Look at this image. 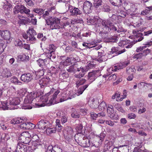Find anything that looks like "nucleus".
<instances>
[{"mask_svg": "<svg viewBox=\"0 0 152 152\" xmlns=\"http://www.w3.org/2000/svg\"><path fill=\"white\" fill-rule=\"evenodd\" d=\"M99 26L102 29L101 31V35L102 39H105L107 37V34L111 30L115 31L116 33H119L123 31V29H118L113 25V23L111 22L109 20H102L100 22Z\"/></svg>", "mask_w": 152, "mask_h": 152, "instance_id": "obj_1", "label": "nucleus"}, {"mask_svg": "<svg viewBox=\"0 0 152 152\" xmlns=\"http://www.w3.org/2000/svg\"><path fill=\"white\" fill-rule=\"evenodd\" d=\"M49 94H47L45 95L42 96L40 97L39 99L38 97H39V95L37 94V100H38L37 103L35 104V105L37 106V107H44L45 106H49V101L48 96Z\"/></svg>", "mask_w": 152, "mask_h": 152, "instance_id": "obj_2", "label": "nucleus"}, {"mask_svg": "<svg viewBox=\"0 0 152 152\" xmlns=\"http://www.w3.org/2000/svg\"><path fill=\"white\" fill-rule=\"evenodd\" d=\"M152 33V30H149L147 31H144L143 34L140 32L137 29L134 30L133 31V34L134 36L135 39L137 42H140L143 39L144 36H148L149 34Z\"/></svg>", "mask_w": 152, "mask_h": 152, "instance_id": "obj_3", "label": "nucleus"}, {"mask_svg": "<svg viewBox=\"0 0 152 152\" xmlns=\"http://www.w3.org/2000/svg\"><path fill=\"white\" fill-rule=\"evenodd\" d=\"M8 110H12L15 109L14 106L19 104L20 100L18 97H10L9 99L6 101Z\"/></svg>", "mask_w": 152, "mask_h": 152, "instance_id": "obj_4", "label": "nucleus"}, {"mask_svg": "<svg viewBox=\"0 0 152 152\" xmlns=\"http://www.w3.org/2000/svg\"><path fill=\"white\" fill-rule=\"evenodd\" d=\"M101 71L98 69L96 70H93L89 72L88 75L87 81L88 84H90L93 82L99 76L101 75Z\"/></svg>", "mask_w": 152, "mask_h": 152, "instance_id": "obj_5", "label": "nucleus"}, {"mask_svg": "<svg viewBox=\"0 0 152 152\" xmlns=\"http://www.w3.org/2000/svg\"><path fill=\"white\" fill-rule=\"evenodd\" d=\"M27 33L28 35V40L32 44L34 43L37 40L35 36L37 35V33L34 29L33 27L32 26L29 27L27 31Z\"/></svg>", "mask_w": 152, "mask_h": 152, "instance_id": "obj_6", "label": "nucleus"}, {"mask_svg": "<svg viewBox=\"0 0 152 152\" xmlns=\"http://www.w3.org/2000/svg\"><path fill=\"white\" fill-rule=\"evenodd\" d=\"M61 58L62 61L60 62V65H62L64 66H68L76 62V59L72 56H69L66 58L65 56H62Z\"/></svg>", "mask_w": 152, "mask_h": 152, "instance_id": "obj_7", "label": "nucleus"}, {"mask_svg": "<svg viewBox=\"0 0 152 152\" xmlns=\"http://www.w3.org/2000/svg\"><path fill=\"white\" fill-rule=\"evenodd\" d=\"M49 50H48L45 53L47 57L50 59H54L56 58V55L55 54V51L56 47L54 45H50L49 46Z\"/></svg>", "mask_w": 152, "mask_h": 152, "instance_id": "obj_8", "label": "nucleus"}, {"mask_svg": "<svg viewBox=\"0 0 152 152\" xmlns=\"http://www.w3.org/2000/svg\"><path fill=\"white\" fill-rule=\"evenodd\" d=\"M60 22V20L56 18L52 19L49 20L48 23H46L48 25H50V28L52 29H57L59 28L60 26L59 23Z\"/></svg>", "mask_w": 152, "mask_h": 152, "instance_id": "obj_9", "label": "nucleus"}, {"mask_svg": "<svg viewBox=\"0 0 152 152\" xmlns=\"http://www.w3.org/2000/svg\"><path fill=\"white\" fill-rule=\"evenodd\" d=\"M36 94V96L35 97L34 96L33 97H34V98L33 99H32V98L30 96L29 98H28V97H26L24 99V102L25 103L24 106L26 107V108H25V109H31L32 108V107L31 106H28V107H26V104H30L33 103V102H35V101H37V94L39 95V94L37 93H35L34 94V95Z\"/></svg>", "mask_w": 152, "mask_h": 152, "instance_id": "obj_10", "label": "nucleus"}, {"mask_svg": "<svg viewBox=\"0 0 152 152\" xmlns=\"http://www.w3.org/2000/svg\"><path fill=\"white\" fill-rule=\"evenodd\" d=\"M107 111L109 115V117L111 119L117 120L118 119V115L115 113H114L113 107L112 105H108L107 109Z\"/></svg>", "mask_w": 152, "mask_h": 152, "instance_id": "obj_11", "label": "nucleus"}, {"mask_svg": "<svg viewBox=\"0 0 152 152\" xmlns=\"http://www.w3.org/2000/svg\"><path fill=\"white\" fill-rule=\"evenodd\" d=\"M52 59H50L47 57V58L45 59L39 58L37 61V62L38 64L41 67L42 69L45 70H46L47 69V64H48V62Z\"/></svg>", "mask_w": 152, "mask_h": 152, "instance_id": "obj_12", "label": "nucleus"}, {"mask_svg": "<svg viewBox=\"0 0 152 152\" xmlns=\"http://www.w3.org/2000/svg\"><path fill=\"white\" fill-rule=\"evenodd\" d=\"M92 4L88 1H85L83 4V10L84 13L87 14L91 12Z\"/></svg>", "mask_w": 152, "mask_h": 152, "instance_id": "obj_13", "label": "nucleus"}, {"mask_svg": "<svg viewBox=\"0 0 152 152\" xmlns=\"http://www.w3.org/2000/svg\"><path fill=\"white\" fill-rule=\"evenodd\" d=\"M146 46H140L137 48L136 51L137 52H141L143 56H145L150 53L151 50L148 48H146Z\"/></svg>", "mask_w": 152, "mask_h": 152, "instance_id": "obj_14", "label": "nucleus"}, {"mask_svg": "<svg viewBox=\"0 0 152 152\" xmlns=\"http://www.w3.org/2000/svg\"><path fill=\"white\" fill-rule=\"evenodd\" d=\"M28 147L21 144H18L17 147V150L20 152H33V150L32 149L28 148Z\"/></svg>", "mask_w": 152, "mask_h": 152, "instance_id": "obj_15", "label": "nucleus"}, {"mask_svg": "<svg viewBox=\"0 0 152 152\" xmlns=\"http://www.w3.org/2000/svg\"><path fill=\"white\" fill-rule=\"evenodd\" d=\"M98 100L93 98H90L88 101V104L90 107L93 109H96L98 107L99 104Z\"/></svg>", "mask_w": 152, "mask_h": 152, "instance_id": "obj_16", "label": "nucleus"}, {"mask_svg": "<svg viewBox=\"0 0 152 152\" xmlns=\"http://www.w3.org/2000/svg\"><path fill=\"white\" fill-rule=\"evenodd\" d=\"M20 79L24 82L28 83L33 79V75L30 73L24 74L21 75Z\"/></svg>", "mask_w": 152, "mask_h": 152, "instance_id": "obj_17", "label": "nucleus"}, {"mask_svg": "<svg viewBox=\"0 0 152 152\" xmlns=\"http://www.w3.org/2000/svg\"><path fill=\"white\" fill-rule=\"evenodd\" d=\"M85 74V73H82L79 74H76L75 75L76 78H79L77 81L76 84L77 87H78L79 86L83 85L85 82L86 80L83 78H81V77H83Z\"/></svg>", "mask_w": 152, "mask_h": 152, "instance_id": "obj_18", "label": "nucleus"}, {"mask_svg": "<svg viewBox=\"0 0 152 152\" xmlns=\"http://www.w3.org/2000/svg\"><path fill=\"white\" fill-rule=\"evenodd\" d=\"M89 86V84H86L81 87L78 90L76 93H73L72 96L69 97V99H72L76 97L77 96H78L83 94V91L87 88Z\"/></svg>", "mask_w": 152, "mask_h": 152, "instance_id": "obj_19", "label": "nucleus"}, {"mask_svg": "<svg viewBox=\"0 0 152 152\" xmlns=\"http://www.w3.org/2000/svg\"><path fill=\"white\" fill-rule=\"evenodd\" d=\"M50 80L49 77L43 78L39 80V83L41 88H44L49 85Z\"/></svg>", "mask_w": 152, "mask_h": 152, "instance_id": "obj_20", "label": "nucleus"}, {"mask_svg": "<svg viewBox=\"0 0 152 152\" xmlns=\"http://www.w3.org/2000/svg\"><path fill=\"white\" fill-rule=\"evenodd\" d=\"M0 35L4 39L9 40L10 39L11 33L7 30H0Z\"/></svg>", "mask_w": 152, "mask_h": 152, "instance_id": "obj_21", "label": "nucleus"}, {"mask_svg": "<svg viewBox=\"0 0 152 152\" xmlns=\"http://www.w3.org/2000/svg\"><path fill=\"white\" fill-rule=\"evenodd\" d=\"M60 91L58 90H57L55 91L53 94L50 97V98L49 101V105L50 106L52 104H54L57 103L56 101V99L57 96L59 93Z\"/></svg>", "mask_w": 152, "mask_h": 152, "instance_id": "obj_22", "label": "nucleus"}, {"mask_svg": "<svg viewBox=\"0 0 152 152\" xmlns=\"http://www.w3.org/2000/svg\"><path fill=\"white\" fill-rule=\"evenodd\" d=\"M83 135L80 133L77 134L75 136L76 141L81 146L83 141L85 138L83 137Z\"/></svg>", "mask_w": 152, "mask_h": 152, "instance_id": "obj_23", "label": "nucleus"}, {"mask_svg": "<svg viewBox=\"0 0 152 152\" xmlns=\"http://www.w3.org/2000/svg\"><path fill=\"white\" fill-rule=\"evenodd\" d=\"M128 64V63L123 62L122 63H120L117 65V66H115L114 67H112L111 70L114 71H117L118 70L122 69L127 66Z\"/></svg>", "mask_w": 152, "mask_h": 152, "instance_id": "obj_24", "label": "nucleus"}, {"mask_svg": "<svg viewBox=\"0 0 152 152\" xmlns=\"http://www.w3.org/2000/svg\"><path fill=\"white\" fill-rule=\"evenodd\" d=\"M112 99H115L117 102H121L123 100L122 95H121V93L118 91H116L112 96Z\"/></svg>", "mask_w": 152, "mask_h": 152, "instance_id": "obj_25", "label": "nucleus"}, {"mask_svg": "<svg viewBox=\"0 0 152 152\" xmlns=\"http://www.w3.org/2000/svg\"><path fill=\"white\" fill-rule=\"evenodd\" d=\"M63 132L64 136L69 135L70 137L71 136H72L73 130L71 127L68 126L66 127Z\"/></svg>", "mask_w": 152, "mask_h": 152, "instance_id": "obj_26", "label": "nucleus"}, {"mask_svg": "<svg viewBox=\"0 0 152 152\" xmlns=\"http://www.w3.org/2000/svg\"><path fill=\"white\" fill-rule=\"evenodd\" d=\"M32 132L31 131L30 132L25 131L22 133L19 137V140H20L26 138H31V137Z\"/></svg>", "mask_w": 152, "mask_h": 152, "instance_id": "obj_27", "label": "nucleus"}, {"mask_svg": "<svg viewBox=\"0 0 152 152\" xmlns=\"http://www.w3.org/2000/svg\"><path fill=\"white\" fill-rule=\"evenodd\" d=\"M70 12L72 15H80L82 13V12L78 8L72 7L70 10Z\"/></svg>", "mask_w": 152, "mask_h": 152, "instance_id": "obj_28", "label": "nucleus"}, {"mask_svg": "<svg viewBox=\"0 0 152 152\" xmlns=\"http://www.w3.org/2000/svg\"><path fill=\"white\" fill-rule=\"evenodd\" d=\"M93 146V143L90 142V140L88 139H84L81 145L82 146L88 147Z\"/></svg>", "mask_w": 152, "mask_h": 152, "instance_id": "obj_29", "label": "nucleus"}, {"mask_svg": "<svg viewBox=\"0 0 152 152\" xmlns=\"http://www.w3.org/2000/svg\"><path fill=\"white\" fill-rule=\"evenodd\" d=\"M72 66L75 72L77 70L78 72L81 71L82 73H84L85 72L84 68L83 67H82L81 66H80L78 63L74 64L72 65Z\"/></svg>", "mask_w": 152, "mask_h": 152, "instance_id": "obj_30", "label": "nucleus"}, {"mask_svg": "<svg viewBox=\"0 0 152 152\" xmlns=\"http://www.w3.org/2000/svg\"><path fill=\"white\" fill-rule=\"evenodd\" d=\"M63 28L64 29L65 31H69L70 32H72V28L70 25L69 23L67 22L64 23L63 26Z\"/></svg>", "mask_w": 152, "mask_h": 152, "instance_id": "obj_31", "label": "nucleus"}, {"mask_svg": "<svg viewBox=\"0 0 152 152\" xmlns=\"http://www.w3.org/2000/svg\"><path fill=\"white\" fill-rule=\"evenodd\" d=\"M12 8V5L10 4H5L4 5L3 8L4 9V12L6 15H8L9 14V11L11 10Z\"/></svg>", "mask_w": 152, "mask_h": 152, "instance_id": "obj_32", "label": "nucleus"}, {"mask_svg": "<svg viewBox=\"0 0 152 152\" xmlns=\"http://www.w3.org/2000/svg\"><path fill=\"white\" fill-rule=\"evenodd\" d=\"M71 117L73 118H78L80 117V115L74 108H72Z\"/></svg>", "mask_w": 152, "mask_h": 152, "instance_id": "obj_33", "label": "nucleus"}, {"mask_svg": "<svg viewBox=\"0 0 152 152\" xmlns=\"http://www.w3.org/2000/svg\"><path fill=\"white\" fill-rule=\"evenodd\" d=\"M119 18V16L115 14H113L112 16L110 18L109 20H109L110 21L115 23H118Z\"/></svg>", "mask_w": 152, "mask_h": 152, "instance_id": "obj_34", "label": "nucleus"}, {"mask_svg": "<svg viewBox=\"0 0 152 152\" xmlns=\"http://www.w3.org/2000/svg\"><path fill=\"white\" fill-rule=\"evenodd\" d=\"M22 5H17L15 6L13 9L14 14H17L20 12L21 13Z\"/></svg>", "mask_w": 152, "mask_h": 152, "instance_id": "obj_35", "label": "nucleus"}, {"mask_svg": "<svg viewBox=\"0 0 152 152\" xmlns=\"http://www.w3.org/2000/svg\"><path fill=\"white\" fill-rule=\"evenodd\" d=\"M98 56L97 58V61L99 62H102L105 61V55L104 53L102 52H98Z\"/></svg>", "mask_w": 152, "mask_h": 152, "instance_id": "obj_36", "label": "nucleus"}, {"mask_svg": "<svg viewBox=\"0 0 152 152\" xmlns=\"http://www.w3.org/2000/svg\"><path fill=\"white\" fill-rule=\"evenodd\" d=\"M99 109L100 111H104L107 108L106 103L104 101H102L98 105Z\"/></svg>", "mask_w": 152, "mask_h": 152, "instance_id": "obj_37", "label": "nucleus"}, {"mask_svg": "<svg viewBox=\"0 0 152 152\" xmlns=\"http://www.w3.org/2000/svg\"><path fill=\"white\" fill-rule=\"evenodd\" d=\"M45 121L44 120H41L37 123L38 127L39 129L44 130L45 129Z\"/></svg>", "mask_w": 152, "mask_h": 152, "instance_id": "obj_38", "label": "nucleus"}, {"mask_svg": "<svg viewBox=\"0 0 152 152\" xmlns=\"http://www.w3.org/2000/svg\"><path fill=\"white\" fill-rule=\"evenodd\" d=\"M10 80L11 82L15 85H20L22 84V82L19 81L16 77H12L11 78Z\"/></svg>", "mask_w": 152, "mask_h": 152, "instance_id": "obj_39", "label": "nucleus"}, {"mask_svg": "<svg viewBox=\"0 0 152 152\" xmlns=\"http://www.w3.org/2000/svg\"><path fill=\"white\" fill-rule=\"evenodd\" d=\"M24 121L19 118H16L12 119L10 121V123L12 124H20L23 122Z\"/></svg>", "mask_w": 152, "mask_h": 152, "instance_id": "obj_40", "label": "nucleus"}, {"mask_svg": "<svg viewBox=\"0 0 152 152\" xmlns=\"http://www.w3.org/2000/svg\"><path fill=\"white\" fill-rule=\"evenodd\" d=\"M27 90L25 88H22L21 89L18 91L17 95L18 96L21 97L24 96L25 95L27 92Z\"/></svg>", "mask_w": 152, "mask_h": 152, "instance_id": "obj_41", "label": "nucleus"}, {"mask_svg": "<svg viewBox=\"0 0 152 152\" xmlns=\"http://www.w3.org/2000/svg\"><path fill=\"white\" fill-rule=\"evenodd\" d=\"M112 4L115 6H120L122 3V0H110Z\"/></svg>", "mask_w": 152, "mask_h": 152, "instance_id": "obj_42", "label": "nucleus"}, {"mask_svg": "<svg viewBox=\"0 0 152 152\" xmlns=\"http://www.w3.org/2000/svg\"><path fill=\"white\" fill-rule=\"evenodd\" d=\"M69 74L67 72H66L64 71H61L59 74V77L61 79H64L69 77Z\"/></svg>", "mask_w": 152, "mask_h": 152, "instance_id": "obj_43", "label": "nucleus"}, {"mask_svg": "<svg viewBox=\"0 0 152 152\" xmlns=\"http://www.w3.org/2000/svg\"><path fill=\"white\" fill-rule=\"evenodd\" d=\"M56 132V128H55L48 127L46 130V133L48 135L54 133Z\"/></svg>", "mask_w": 152, "mask_h": 152, "instance_id": "obj_44", "label": "nucleus"}, {"mask_svg": "<svg viewBox=\"0 0 152 152\" xmlns=\"http://www.w3.org/2000/svg\"><path fill=\"white\" fill-rule=\"evenodd\" d=\"M31 144H32V145L35 147L34 149H35L37 148L39 146L42 145V142L40 140L38 141H34V142H32Z\"/></svg>", "mask_w": 152, "mask_h": 152, "instance_id": "obj_45", "label": "nucleus"}, {"mask_svg": "<svg viewBox=\"0 0 152 152\" xmlns=\"http://www.w3.org/2000/svg\"><path fill=\"white\" fill-rule=\"evenodd\" d=\"M44 11V10L43 9L38 8L33 9V12L40 15L43 14Z\"/></svg>", "mask_w": 152, "mask_h": 152, "instance_id": "obj_46", "label": "nucleus"}, {"mask_svg": "<svg viewBox=\"0 0 152 152\" xmlns=\"http://www.w3.org/2000/svg\"><path fill=\"white\" fill-rule=\"evenodd\" d=\"M56 126L57 129H58V131H61L63 127L60 124V121L59 119H57L56 121Z\"/></svg>", "mask_w": 152, "mask_h": 152, "instance_id": "obj_47", "label": "nucleus"}, {"mask_svg": "<svg viewBox=\"0 0 152 152\" xmlns=\"http://www.w3.org/2000/svg\"><path fill=\"white\" fill-rule=\"evenodd\" d=\"M6 102H0V109L1 108L3 110H8Z\"/></svg>", "mask_w": 152, "mask_h": 152, "instance_id": "obj_48", "label": "nucleus"}, {"mask_svg": "<svg viewBox=\"0 0 152 152\" xmlns=\"http://www.w3.org/2000/svg\"><path fill=\"white\" fill-rule=\"evenodd\" d=\"M93 2L94 6L96 8H98V7L102 4V0H93Z\"/></svg>", "mask_w": 152, "mask_h": 152, "instance_id": "obj_49", "label": "nucleus"}, {"mask_svg": "<svg viewBox=\"0 0 152 152\" xmlns=\"http://www.w3.org/2000/svg\"><path fill=\"white\" fill-rule=\"evenodd\" d=\"M30 12V10L25 6L22 5L21 13H24L27 15L29 14Z\"/></svg>", "mask_w": 152, "mask_h": 152, "instance_id": "obj_50", "label": "nucleus"}, {"mask_svg": "<svg viewBox=\"0 0 152 152\" xmlns=\"http://www.w3.org/2000/svg\"><path fill=\"white\" fill-rule=\"evenodd\" d=\"M37 38L42 41H45L46 39V37L45 36H43V33H39L37 34Z\"/></svg>", "mask_w": 152, "mask_h": 152, "instance_id": "obj_51", "label": "nucleus"}, {"mask_svg": "<svg viewBox=\"0 0 152 152\" xmlns=\"http://www.w3.org/2000/svg\"><path fill=\"white\" fill-rule=\"evenodd\" d=\"M49 15V12L48 11L45 12V13L42 15V17L45 20L46 23H48L49 20H50V18H48V16Z\"/></svg>", "mask_w": 152, "mask_h": 152, "instance_id": "obj_52", "label": "nucleus"}, {"mask_svg": "<svg viewBox=\"0 0 152 152\" xmlns=\"http://www.w3.org/2000/svg\"><path fill=\"white\" fill-rule=\"evenodd\" d=\"M45 70L42 69L41 70H38L37 72H35V75L38 77H40L41 76L44 75Z\"/></svg>", "mask_w": 152, "mask_h": 152, "instance_id": "obj_53", "label": "nucleus"}, {"mask_svg": "<svg viewBox=\"0 0 152 152\" xmlns=\"http://www.w3.org/2000/svg\"><path fill=\"white\" fill-rule=\"evenodd\" d=\"M130 42V41L127 40H122L119 43L118 45L119 46L121 47H124L126 46L128 44V43Z\"/></svg>", "mask_w": 152, "mask_h": 152, "instance_id": "obj_54", "label": "nucleus"}, {"mask_svg": "<svg viewBox=\"0 0 152 152\" xmlns=\"http://www.w3.org/2000/svg\"><path fill=\"white\" fill-rule=\"evenodd\" d=\"M31 137L32 142L35 141H38L40 139L38 136V135L32 133L31 134Z\"/></svg>", "mask_w": 152, "mask_h": 152, "instance_id": "obj_55", "label": "nucleus"}, {"mask_svg": "<svg viewBox=\"0 0 152 152\" xmlns=\"http://www.w3.org/2000/svg\"><path fill=\"white\" fill-rule=\"evenodd\" d=\"M31 140V138H27L23 139L22 140H21V142L26 144H28V145H30V143Z\"/></svg>", "mask_w": 152, "mask_h": 152, "instance_id": "obj_56", "label": "nucleus"}, {"mask_svg": "<svg viewBox=\"0 0 152 152\" xmlns=\"http://www.w3.org/2000/svg\"><path fill=\"white\" fill-rule=\"evenodd\" d=\"M83 45L84 47H86L87 48H90L92 47H94L96 46L97 45L96 44H91V45L90 44H88L84 42L83 44Z\"/></svg>", "mask_w": 152, "mask_h": 152, "instance_id": "obj_57", "label": "nucleus"}, {"mask_svg": "<svg viewBox=\"0 0 152 152\" xmlns=\"http://www.w3.org/2000/svg\"><path fill=\"white\" fill-rule=\"evenodd\" d=\"M130 8L128 9V10H130L132 12H134L136 11V10L137 9L135 5L134 4H130Z\"/></svg>", "mask_w": 152, "mask_h": 152, "instance_id": "obj_58", "label": "nucleus"}, {"mask_svg": "<svg viewBox=\"0 0 152 152\" xmlns=\"http://www.w3.org/2000/svg\"><path fill=\"white\" fill-rule=\"evenodd\" d=\"M26 123L27 129H33L35 127L34 124L31 122H26Z\"/></svg>", "mask_w": 152, "mask_h": 152, "instance_id": "obj_59", "label": "nucleus"}, {"mask_svg": "<svg viewBox=\"0 0 152 152\" xmlns=\"http://www.w3.org/2000/svg\"><path fill=\"white\" fill-rule=\"evenodd\" d=\"M27 57L25 54L19 55L18 56V58L20 61H24L26 60L27 59Z\"/></svg>", "mask_w": 152, "mask_h": 152, "instance_id": "obj_60", "label": "nucleus"}, {"mask_svg": "<svg viewBox=\"0 0 152 152\" xmlns=\"http://www.w3.org/2000/svg\"><path fill=\"white\" fill-rule=\"evenodd\" d=\"M95 64H94L93 62H91L88 63L87 66H86V68L87 69H92L95 67Z\"/></svg>", "mask_w": 152, "mask_h": 152, "instance_id": "obj_61", "label": "nucleus"}, {"mask_svg": "<svg viewBox=\"0 0 152 152\" xmlns=\"http://www.w3.org/2000/svg\"><path fill=\"white\" fill-rule=\"evenodd\" d=\"M135 70L134 68L131 67H127L126 68V72L129 74H133L134 73V70Z\"/></svg>", "mask_w": 152, "mask_h": 152, "instance_id": "obj_62", "label": "nucleus"}, {"mask_svg": "<svg viewBox=\"0 0 152 152\" xmlns=\"http://www.w3.org/2000/svg\"><path fill=\"white\" fill-rule=\"evenodd\" d=\"M88 20V22L90 23L91 24L93 25H96L97 23V22L96 20L94 19H90L89 20L87 19Z\"/></svg>", "mask_w": 152, "mask_h": 152, "instance_id": "obj_63", "label": "nucleus"}, {"mask_svg": "<svg viewBox=\"0 0 152 152\" xmlns=\"http://www.w3.org/2000/svg\"><path fill=\"white\" fill-rule=\"evenodd\" d=\"M15 46L23 47L22 42L20 39H18L15 40Z\"/></svg>", "mask_w": 152, "mask_h": 152, "instance_id": "obj_64", "label": "nucleus"}]
</instances>
